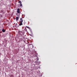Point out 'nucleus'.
<instances>
[{"label": "nucleus", "mask_w": 77, "mask_h": 77, "mask_svg": "<svg viewBox=\"0 0 77 77\" xmlns=\"http://www.w3.org/2000/svg\"><path fill=\"white\" fill-rule=\"evenodd\" d=\"M23 20L22 19V18H20V24H19V26H22L23 25Z\"/></svg>", "instance_id": "f257e3e1"}, {"label": "nucleus", "mask_w": 77, "mask_h": 77, "mask_svg": "<svg viewBox=\"0 0 77 77\" xmlns=\"http://www.w3.org/2000/svg\"><path fill=\"white\" fill-rule=\"evenodd\" d=\"M18 3H20V4H19L20 6V7H22L23 5H22V2H21V1H19V2H18Z\"/></svg>", "instance_id": "f03ea898"}, {"label": "nucleus", "mask_w": 77, "mask_h": 77, "mask_svg": "<svg viewBox=\"0 0 77 77\" xmlns=\"http://www.w3.org/2000/svg\"><path fill=\"white\" fill-rule=\"evenodd\" d=\"M20 33L21 35H24V32L23 31H21L20 32Z\"/></svg>", "instance_id": "7ed1b4c3"}, {"label": "nucleus", "mask_w": 77, "mask_h": 77, "mask_svg": "<svg viewBox=\"0 0 77 77\" xmlns=\"http://www.w3.org/2000/svg\"><path fill=\"white\" fill-rule=\"evenodd\" d=\"M17 13H18V14H20V9H19V8L17 9Z\"/></svg>", "instance_id": "20e7f679"}, {"label": "nucleus", "mask_w": 77, "mask_h": 77, "mask_svg": "<svg viewBox=\"0 0 77 77\" xmlns=\"http://www.w3.org/2000/svg\"><path fill=\"white\" fill-rule=\"evenodd\" d=\"M16 21H17L18 20H19V18L18 17H16Z\"/></svg>", "instance_id": "39448f33"}, {"label": "nucleus", "mask_w": 77, "mask_h": 77, "mask_svg": "<svg viewBox=\"0 0 77 77\" xmlns=\"http://www.w3.org/2000/svg\"><path fill=\"white\" fill-rule=\"evenodd\" d=\"M2 32H6V30L5 29H2Z\"/></svg>", "instance_id": "423d86ee"}, {"label": "nucleus", "mask_w": 77, "mask_h": 77, "mask_svg": "<svg viewBox=\"0 0 77 77\" xmlns=\"http://www.w3.org/2000/svg\"><path fill=\"white\" fill-rule=\"evenodd\" d=\"M11 76L12 77H14V75H11Z\"/></svg>", "instance_id": "0eeeda50"}, {"label": "nucleus", "mask_w": 77, "mask_h": 77, "mask_svg": "<svg viewBox=\"0 0 77 77\" xmlns=\"http://www.w3.org/2000/svg\"><path fill=\"white\" fill-rule=\"evenodd\" d=\"M1 13H3V11L1 10Z\"/></svg>", "instance_id": "6e6552de"}, {"label": "nucleus", "mask_w": 77, "mask_h": 77, "mask_svg": "<svg viewBox=\"0 0 77 77\" xmlns=\"http://www.w3.org/2000/svg\"><path fill=\"white\" fill-rule=\"evenodd\" d=\"M15 26L16 27H17H17H18L16 26Z\"/></svg>", "instance_id": "1a4fd4ad"}, {"label": "nucleus", "mask_w": 77, "mask_h": 77, "mask_svg": "<svg viewBox=\"0 0 77 77\" xmlns=\"http://www.w3.org/2000/svg\"><path fill=\"white\" fill-rule=\"evenodd\" d=\"M17 23H16V25H17Z\"/></svg>", "instance_id": "9d476101"}]
</instances>
